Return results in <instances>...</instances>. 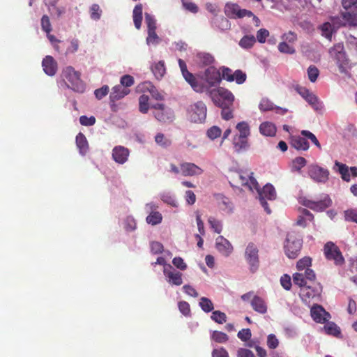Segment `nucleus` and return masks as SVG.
I'll list each match as a JSON object with an SVG mask.
<instances>
[{"label": "nucleus", "mask_w": 357, "mask_h": 357, "mask_svg": "<svg viewBox=\"0 0 357 357\" xmlns=\"http://www.w3.org/2000/svg\"><path fill=\"white\" fill-rule=\"evenodd\" d=\"M231 186L239 188L248 187L250 190H258L259 183L250 170H230L227 176Z\"/></svg>", "instance_id": "obj_1"}, {"label": "nucleus", "mask_w": 357, "mask_h": 357, "mask_svg": "<svg viewBox=\"0 0 357 357\" xmlns=\"http://www.w3.org/2000/svg\"><path fill=\"white\" fill-rule=\"evenodd\" d=\"M61 77L65 82L68 88L75 92L83 93L86 90V85L81 79V73L72 66H66L62 70Z\"/></svg>", "instance_id": "obj_2"}, {"label": "nucleus", "mask_w": 357, "mask_h": 357, "mask_svg": "<svg viewBox=\"0 0 357 357\" xmlns=\"http://www.w3.org/2000/svg\"><path fill=\"white\" fill-rule=\"evenodd\" d=\"M302 236L299 232L290 231L288 232L284 245L286 255L290 259L296 258L302 248Z\"/></svg>", "instance_id": "obj_3"}, {"label": "nucleus", "mask_w": 357, "mask_h": 357, "mask_svg": "<svg viewBox=\"0 0 357 357\" xmlns=\"http://www.w3.org/2000/svg\"><path fill=\"white\" fill-rule=\"evenodd\" d=\"M208 95L216 106L234 105L235 97L231 91L226 88L218 87L212 89L209 91Z\"/></svg>", "instance_id": "obj_4"}, {"label": "nucleus", "mask_w": 357, "mask_h": 357, "mask_svg": "<svg viewBox=\"0 0 357 357\" xmlns=\"http://www.w3.org/2000/svg\"><path fill=\"white\" fill-rule=\"evenodd\" d=\"M330 54L335 61L340 72L344 74L347 73V69L349 68V61L344 52L343 43L335 45L331 49Z\"/></svg>", "instance_id": "obj_5"}, {"label": "nucleus", "mask_w": 357, "mask_h": 357, "mask_svg": "<svg viewBox=\"0 0 357 357\" xmlns=\"http://www.w3.org/2000/svg\"><path fill=\"white\" fill-rule=\"evenodd\" d=\"M245 259L252 273H255L259 270L260 266L259 250L253 243H250L247 245L245 250Z\"/></svg>", "instance_id": "obj_6"}, {"label": "nucleus", "mask_w": 357, "mask_h": 357, "mask_svg": "<svg viewBox=\"0 0 357 357\" xmlns=\"http://www.w3.org/2000/svg\"><path fill=\"white\" fill-rule=\"evenodd\" d=\"M326 259L333 261L336 266H342L344 263V259L340 248L332 241L327 242L323 249Z\"/></svg>", "instance_id": "obj_7"}, {"label": "nucleus", "mask_w": 357, "mask_h": 357, "mask_svg": "<svg viewBox=\"0 0 357 357\" xmlns=\"http://www.w3.org/2000/svg\"><path fill=\"white\" fill-rule=\"evenodd\" d=\"M307 174L315 183L324 184L329 180L330 172L317 164H312L307 167Z\"/></svg>", "instance_id": "obj_8"}, {"label": "nucleus", "mask_w": 357, "mask_h": 357, "mask_svg": "<svg viewBox=\"0 0 357 357\" xmlns=\"http://www.w3.org/2000/svg\"><path fill=\"white\" fill-rule=\"evenodd\" d=\"M259 194V199L260 204L266 211L268 214L271 213L270 208L268 207L266 199L268 200H274L276 198V191L273 185L270 183L266 184L262 189L258 187V190H257Z\"/></svg>", "instance_id": "obj_9"}, {"label": "nucleus", "mask_w": 357, "mask_h": 357, "mask_svg": "<svg viewBox=\"0 0 357 357\" xmlns=\"http://www.w3.org/2000/svg\"><path fill=\"white\" fill-rule=\"evenodd\" d=\"M155 111L153 115L155 118L162 123H172L174 119V112L162 103H156L151 107Z\"/></svg>", "instance_id": "obj_10"}, {"label": "nucleus", "mask_w": 357, "mask_h": 357, "mask_svg": "<svg viewBox=\"0 0 357 357\" xmlns=\"http://www.w3.org/2000/svg\"><path fill=\"white\" fill-rule=\"evenodd\" d=\"M204 80L207 84L205 85L208 88V91H205L204 92H207L209 93L210 88L213 86H218L221 82V76L219 69H217L214 66H210L206 68L204 71Z\"/></svg>", "instance_id": "obj_11"}, {"label": "nucleus", "mask_w": 357, "mask_h": 357, "mask_svg": "<svg viewBox=\"0 0 357 357\" xmlns=\"http://www.w3.org/2000/svg\"><path fill=\"white\" fill-rule=\"evenodd\" d=\"M207 109L202 101H198L190 106L189 114L190 120L195 123H202L206 117Z\"/></svg>", "instance_id": "obj_12"}, {"label": "nucleus", "mask_w": 357, "mask_h": 357, "mask_svg": "<svg viewBox=\"0 0 357 357\" xmlns=\"http://www.w3.org/2000/svg\"><path fill=\"white\" fill-rule=\"evenodd\" d=\"M225 13L229 18L251 17L252 13L246 9H241L237 3H227L225 6Z\"/></svg>", "instance_id": "obj_13"}, {"label": "nucleus", "mask_w": 357, "mask_h": 357, "mask_svg": "<svg viewBox=\"0 0 357 357\" xmlns=\"http://www.w3.org/2000/svg\"><path fill=\"white\" fill-rule=\"evenodd\" d=\"M303 204L314 211H323L331 206L332 200L328 195H324L321 200L317 202L304 199Z\"/></svg>", "instance_id": "obj_14"}, {"label": "nucleus", "mask_w": 357, "mask_h": 357, "mask_svg": "<svg viewBox=\"0 0 357 357\" xmlns=\"http://www.w3.org/2000/svg\"><path fill=\"white\" fill-rule=\"evenodd\" d=\"M163 273L166 280L171 285L180 286L183 284V274L170 264L164 267Z\"/></svg>", "instance_id": "obj_15"}, {"label": "nucleus", "mask_w": 357, "mask_h": 357, "mask_svg": "<svg viewBox=\"0 0 357 357\" xmlns=\"http://www.w3.org/2000/svg\"><path fill=\"white\" fill-rule=\"evenodd\" d=\"M311 264L312 259L309 257H305L298 261L296 268L300 272H305V278L309 281H314L316 279V275L314 271L310 268Z\"/></svg>", "instance_id": "obj_16"}, {"label": "nucleus", "mask_w": 357, "mask_h": 357, "mask_svg": "<svg viewBox=\"0 0 357 357\" xmlns=\"http://www.w3.org/2000/svg\"><path fill=\"white\" fill-rule=\"evenodd\" d=\"M310 312L312 318L317 323L324 324L331 318L330 314L319 305H313L311 308Z\"/></svg>", "instance_id": "obj_17"}, {"label": "nucleus", "mask_w": 357, "mask_h": 357, "mask_svg": "<svg viewBox=\"0 0 357 357\" xmlns=\"http://www.w3.org/2000/svg\"><path fill=\"white\" fill-rule=\"evenodd\" d=\"M130 93V90L127 88L123 87L122 85H116L114 86L112 89V92L109 95V101L112 108L113 107H115V102L122 99L123 97H125L126 95H128ZM112 110H115L114 109H112Z\"/></svg>", "instance_id": "obj_18"}, {"label": "nucleus", "mask_w": 357, "mask_h": 357, "mask_svg": "<svg viewBox=\"0 0 357 357\" xmlns=\"http://www.w3.org/2000/svg\"><path fill=\"white\" fill-rule=\"evenodd\" d=\"M181 173L184 176H199L203 173V169L191 162H183L180 165Z\"/></svg>", "instance_id": "obj_19"}, {"label": "nucleus", "mask_w": 357, "mask_h": 357, "mask_svg": "<svg viewBox=\"0 0 357 357\" xmlns=\"http://www.w3.org/2000/svg\"><path fill=\"white\" fill-rule=\"evenodd\" d=\"M129 150L123 146H116L112 150V158L119 164H124L128 158Z\"/></svg>", "instance_id": "obj_20"}, {"label": "nucleus", "mask_w": 357, "mask_h": 357, "mask_svg": "<svg viewBox=\"0 0 357 357\" xmlns=\"http://www.w3.org/2000/svg\"><path fill=\"white\" fill-rule=\"evenodd\" d=\"M215 247L222 255L226 257L233 252V246L231 243L222 236H219L216 238Z\"/></svg>", "instance_id": "obj_21"}, {"label": "nucleus", "mask_w": 357, "mask_h": 357, "mask_svg": "<svg viewBox=\"0 0 357 357\" xmlns=\"http://www.w3.org/2000/svg\"><path fill=\"white\" fill-rule=\"evenodd\" d=\"M42 66L45 74L49 76L54 75L58 68L57 62L52 56H46L43 59Z\"/></svg>", "instance_id": "obj_22"}, {"label": "nucleus", "mask_w": 357, "mask_h": 357, "mask_svg": "<svg viewBox=\"0 0 357 357\" xmlns=\"http://www.w3.org/2000/svg\"><path fill=\"white\" fill-rule=\"evenodd\" d=\"M183 76L195 91L197 93H203L205 91H208V88L205 86V84L199 82L194 75L189 71H186L185 74H184Z\"/></svg>", "instance_id": "obj_23"}, {"label": "nucleus", "mask_w": 357, "mask_h": 357, "mask_svg": "<svg viewBox=\"0 0 357 357\" xmlns=\"http://www.w3.org/2000/svg\"><path fill=\"white\" fill-rule=\"evenodd\" d=\"M259 109H260L261 112H263L275 109L278 113H280L281 114H284L288 111L285 108L275 106L273 102H272L267 98H264L261 100L259 104Z\"/></svg>", "instance_id": "obj_24"}, {"label": "nucleus", "mask_w": 357, "mask_h": 357, "mask_svg": "<svg viewBox=\"0 0 357 357\" xmlns=\"http://www.w3.org/2000/svg\"><path fill=\"white\" fill-rule=\"evenodd\" d=\"M250 305L252 309L261 314H264L267 312L268 306L265 300L257 295H255L250 301Z\"/></svg>", "instance_id": "obj_25"}, {"label": "nucleus", "mask_w": 357, "mask_h": 357, "mask_svg": "<svg viewBox=\"0 0 357 357\" xmlns=\"http://www.w3.org/2000/svg\"><path fill=\"white\" fill-rule=\"evenodd\" d=\"M291 145L298 151H307L310 148L309 142L303 136H293L291 138Z\"/></svg>", "instance_id": "obj_26"}, {"label": "nucleus", "mask_w": 357, "mask_h": 357, "mask_svg": "<svg viewBox=\"0 0 357 357\" xmlns=\"http://www.w3.org/2000/svg\"><path fill=\"white\" fill-rule=\"evenodd\" d=\"M232 144L235 151L238 153L248 150L250 146L248 138L236 135L233 137Z\"/></svg>", "instance_id": "obj_27"}, {"label": "nucleus", "mask_w": 357, "mask_h": 357, "mask_svg": "<svg viewBox=\"0 0 357 357\" xmlns=\"http://www.w3.org/2000/svg\"><path fill=\"white\" fill-rule=\"evenodd\" d=\"M276 130L275 124L271 122H264L259 126L260 133L265 136L273 137L275 135Z\"/></svg>", "instance_id": "obj_28"}, {"label": "nucleus", "mask_w": 357, "mask_h": 357, "mask_svg": "<svg viewBox=\"0 0 357 357\" xmlns=\"http://www.w3.org/2000/svg\"><path fill=\"white\" fill-rule=\"evenodd\" d=\"M299 294L302 301L305 303H307L311 298L315 297L318 293L311 287L307 285L301 289Z\"/></svg>", "instance_id": "obj_29"}, {"label": "nucleus", "mask_w": 357, "mask_h": 357, "mask_svg": "<svg viewBox=\"0 0 357 357\" xmlns=\"http://www.w3.org/2000/svg\"><path fill=\"white\" fill-rule=\"evenodd\" d=\"M142 10L143 7L141 3L137 4L133 9V22L137 29H139L142 21Z\"/></svg>", "instance_id": "obj_30"}, {"label": "nucleus", "mask_w": 357, "mask_h": 357, "mask_svg": "<svg viewBox=\"0 0 357 357\" xmlns=\"http://www.w3.org/2000/svg\"><path fill=\"white\" fill-rule=\"evenodd\" d=\"M76 144L81 154L84 155L86 153L89 149L88 142L86 137L82 132H79L76 136Z\"/></svg>", "instance_id": "obj_31"}, {"label": "nucleus", "mask_w": 357, "mask_h": 357, "mask_svg": "<svg viewBox=\"0 0 357 357\" xmlns=\"http://www.w3.org/2000/svg\"><path fill=\"white\" fill-rule=\"evenodd\" d=\"M335 166L338 168L337 171L341 175L342 179L346 182H349L351 180V175L349 172V167L337 160L335 162Z\"/></svg>", "instance_id": "obj_32"}, {"label": "nucleus", "mask_w": 357, "mask_h": 357, "mask_svg": "<svg viewBox=\"0 0 357 357\" xmlns=\"http://www.w3.org/2000/svg\"><path fill=\"white\" fill-rule=\"evenodd\" d=\"M236 129L238 131V134L236 136L248 138L250 135V128L248 123L245 121H241L236 124Z\"/></svg>", "instance_id": "obj_33"}, {"label": "nucleus", "mask_w": 357, "mask_h": 357, "mask_svg": "<svg viewBox=\"0 0 357 357\" xmlns=\"http://www.w3.org/2000/svg\"><path fill=\"white\" fill-rule=\"evenodd\" d=\"M151 70L153 75L158 79H161L164 76L166 71V68L163 61H158V63H155L151 67Z\"/></svg>", "instance_id": "obj_34"}, {"label": "nucleus", "mask_w": 357, "mask_h": 357, "mask_svg": "<svg viewBox=\"0 0 357 357\" xmlns=\"http://www.w3.org/2000/svg\"><path fill=\"white\" fill-rule=\"evenodd\" d=\"M197 61L203 66L211 65L214 61V57L209 53L200 52L197 55Z\"/></svg>", "instance_id": "obj_35"}, {"label": "nucleus", "mask_w": 357, "mask_h": 357, "mask_svg": "<svg viewBox=\"0 0 357 357\" xmlns=\"http://www.w3.org/2000/svg\"><path fill=\"white\" fill-rule=\"evenodd\" d=\"M319 29L321 31V35L331 40L333 32L335 31L331 23L325 22L320 26Z\"/></svg>", "instance_id": "obj_36"}, {"label": "nucleus", "mask_w": 357, "mask_h": 357, "mask_svg": "<svg viewBox=\"0 0 357 357\" xmlns=\"http://www.w3.org/2000/svg\"><path fill=\"white\" fill-rule=\"evenodd\" d=\"M212 23L220 30H227L230 26L229 20L223 16L215 17L213 19Z\"/></svg>", "instance_id": "obj_37"}, {"label": "nucleus", "mask_w": 357, "mask_h": 357, "mask_svg": "<svg viewBox=\"0 0 357 357\" xmlns=\"http://www.w3.org/2000/svg\"><path fill=\"white\" fill-rule=\"evenodd\" d=\"M155 142L158 146L165 149L168 148L172 144V140L160 132L155 135Z\"/></svg>", "instance_id": "obj_38"}, {"label": "nucleus", "mask_w": 357, "mask_h": 357, "mask_svg": "<svg viewBox=\"0 0 357 357\" xmlns=\"http://www.w3.org/2000/svg\"><path fill=\"white\" fill-rule=\"evenodd\" d=\"M324 329L328 335L339 337L341 334L340 328L334 322H328L324 326Z\"/></svg>", "instance_id": "obj_39"}, {"label": "nucleus", "mask_w": 357, "mask_h": 357, "mask_svg": "<svg viewBox=\"0 0 357 357\" xmlns=\"http://www.w3.org/2000/svg\"><path fill=\"white\" fill-rule=\"evenodd\" d=\"M307 279L305 275V272L296 273L293 275V282L294 284L303 288L307 286Z\"/></svg>", "instance_id": "obj_40"}, {"label": "nucleus", "mask_w": 357, "mask_h": 357, "mask_svg": "<svg viewBox=\"0 0 357 357\" xmlns=\"http://www.w3.org/2000/svg\"><path fill=\"white\" fill-rule=\"evenodd\" d=\"M219 70L220 73L221 80L225 79L229 82H234V79L232 77L234 75V72L231 68L226 66H221L220 67Z\"/></svg>", "instance_id": "obj_41"}, {"label": "nucleus", "mask_w": 357, "mask_h": 357, "mask_svg": "<svg viewBox=\"0 0 357 357\" xmlns=\"http://www.w3.org/2000/svg\"><path fill=\"white\" fill-rule=\"evenodd\" d=\"M199 306L201 309L206 313L212 312L214 309L213 303L206 297H202L200 298Z\"/></svg>", "instance_id": "obj_42"}, {"label": "nucleus", "mask_w": 357, "mask_h": 357, "mask_svg": "<svg viewBox=\"0 0 357 357\" xmlns=\"http://www.w3.org/2000/svg\"><path fill=\"white\" fill-rule=\"evenodd\" d=\"M222 109L221 116L224 120H230L234 117V105L218 106Z\"/></svg>", "instance_id": "obj_43"}, {"label": "nucleus", "mask_w": 357, "mask_h": 357, "mask_svg": "<svg viewBox=\"0 0 357 357\" xmlns=\"http://www.w3.org/2000/svg\"><path fill=\"white\" fill-rule=\"evenodd\" d=\"M256 42V38L254 36H245L240 42L239 45L244 49H249L252 47Z\"/></svg>", "instance_id": "obj_44"}, {"label": "nucleus", "mask_w": 357, "mask_h": 357, "mask_svg": "<svg viewBox=\"0 0 357 357\" xmlns=\"http://www.w3.org/2000/svg\"><path fill=\"white\" fill-rule=\"evenodd\" d=\"M149 97L146 95H142L139 98V110L143 114L147 113L149 109Z\"/></svg>", "instance_id": "obj_45"}, {"label": "nucleus", "mask_w": 357, "mask_h": 357, "mask_svg": "<svg viewBox=\"0 0 357 357\" xmlns=\"http://www.w3.org/2000/svg\"><path fill=\"white\" fill-rule=\"evenodd\" d=\"M211 337L213 341L218 343H225L229 340V337L226 333L218 331H214Z\"/></svg>", "instance_id": "obj_46"}, {"label": "nucleus", "mask_w": 357, "mask_h": 357, "mask_svg": "<svg viewBox=\"0 0 357 357\" xmlns=\"http://www.w3.org/2000/svg\"><path fill=\"white\" fill-rule=\"evenodd\" d=\"M162 219V215L158 211L151 212L146 217V222L152 225H156L161 222Z\"/></svg>", "instance_id": "obj_47"}, {"label": "nucleus", "mask_w": 357, "mask_h": 357, "mask_svg": "<svg viewBox=\"0 0 357 357\" xmlns=\"http://www.w3.org/2000/svg\"><path fill=\"white\" fill-rule=\"evenodd\" d=\"M211 318L215 322L222 324L227 321V315L220 310L213 311Z\"/></svg>", "instance_id": "obj_48"}, {"label": "nucleus", "mask_w": 357, "mask_h": 357, "mask_svg": "<svg viewBox=\"0 0 357 357\" xmlns=\"http://www.w3.org/2000/svg\"><path fill=\"white\" fill-rule=\"evenodd\" d=\"M208 222L212 229L215 233L220 234L222 230V225L221 221L215 219L214 217H209L208 219Z\"/></svg>", "instance_id": "obj_49"}, {"label": "nucleus", "mask_w": 357, "mask_h": 357, "mask_svg": "<svg viewBox=\"0 0 357 357\" xmlns=\"http://www.w3.org/2000/svg\"><path fill=\"white\" fill-rule=\"evenodd\" d=\"M301 134L302 136L305 137L306 139H308L311 141L312 144H314L319 150L321 149V146L317 139V137L310 131L303 130L301 131Z\"/></svg>", "instance_id": "obj_50"}, {"label": "nucleus", "mask_w": 357, "mask_h": 357, "mask_svg": "<svg viewBox=\"0 0 357 357\" xmlns=\"http://www.w3.org/2000/svg\"><path fill=\"white\" fill-rule=\"evenodd\" d=\"M344 13H341V17L335 16L331 17V24L333 25L335 30L340 28V26H345L347 24H348V22L344 20Z\"/></svg>", "instance_id": "obj_51"}, {"label": "nucleus", "mask_w": 357, "mask_h": 357, "mask_svg": "<svg viewBox=\"0 0 357 357\" xmlns=\"http://www.w3.org/2000/svg\"><path fill=\"white\" fill-rule=\"evenodd\" d=\"M234 82H236L237 84H243L247 79V75L241 70H236L234 72L233 75Z\"/></svg>", "instance_id": "obj_52"}, {"label": "nucleus", "mask_w": 357, "mask_h": 357, "mask_svg": "<svg viewBox=\"0 0 357 357\" xmlns=\"http://www.w3.org/2000/svg\"><path fill=\"white\" fill-rule=\"evenodd\" d=\"M278 50L281 53L293 54L296 52L295 48L287 44L285 41H282L279 43L278 46Z\"/></svg>", "instance_id": "obj_53"}, {"label": "nucleus", "mask_w": 357, "mask_h": 357, "mask_svg": "<svg viewBox=\"0 0 357 357\" xmlns=\"http://www.w3.org/2000/svg\"><path fill=\"white\" fill-rule=\"evenodd\" d=\"M307 164V160L303 157H296L292 160V169L300 171Z\"/></svg>", "instance_id": "obj_54"}, {"label": "nucleus", "mask_w": 357, "mask_h": 357, "mask_svg": "<svg viewBox=\"0 0 357 357\" xmlns=\"http://www.w3.org/2000/svg\"><path fill=\"white\" fill-rule=\"evenodd\" d=\"M305 100L316 110H318L321 107V104L318 100V98L312 92L309 94Z\"/></svg>", "instance_id": "obj_55"}, {"label": "nucleus", "mask_w": 357, "mask_h": 357, "mask_svg": "<svg viewBox=\"0 0 357 357\" xmlns=\"http://www.w3.org/2000/svg\"><path fill=\"white\" fill-rule=\"evenodd\" d=\"M319 75V69L314 65H311L307 68V76L310 82H314Z\"/></svg>", "instance_id": "obj_56"}, {"label": "nucleus", "mask_w": 357, "mask_h": 357, "mask_svg": "<svg viewBox=\"0 0 357 357\" xmlns=\"http://www.w3.org/2000/svg\"><path fill=\"white\" fill-rule=\"evenodd\" d=\"M102 13V10L100 8V6L94 3L90 8V16L91 18L94 20H98L100 18Z\"/></svg>", "instance_id": "obj_57"}, {"label": "nucleus", "mask_w": 357, "mask_h": 357, "mask_svg": "<svg viewBox=\"0 0 357 357\" xmlns=\"http://www.w3.org/2000/svg\"><path fill=\"white\" fill-rule=\"evenodd\" d=\"M344 220L357 223V209H349L344 211Z\"/></svg>", "instance_id": "obj_58"}, {"label": "nucleus", "mask_w": 357, "mask_h": 357, "mask_svg": "<svg viewBox=\"0 0 357 357\" xmlns=\"http://www.w3.org/2000/svg\"><path fill=\"white\" fill-rule=\"evenodd\" d=\"M41 27L42 29L47 34L52 31L50 20L49 17L46 15H44L41 18Z\"/></svg>", "instance_id": "obj_59"}, {"label": "nucleus", "mask_w": 357, "mask_h": 357, "mask_svg": "<svg viewBox=\"0 0 357 357\" xmlns=\"http://www.w3.org/2000/svg\"><path fill=\"white\" fill-rule=\"evenodd\" d=\"M179 311L185 317L190 316L191 313L190 307L188 302L180 301L178 303Z\"/></svg>", "instance_id": "obj_60"}, {"label": "nucleus", "mask_w": 357, "mask_h": 357, "mask_svg": "<svg viewBox=\"0 0 357 357\" xmlns=\"http://www.w3.org/2000/svg\"><path fill=\"white\" fill-rule=\"evenodd\" d=\"M252 336V333L250 329L249 328H243L241 331H240L238 334L237 337L243 342L248 341Z\"/></svg>", "instance_id": "obj_61"}, {"label": "nucleus", "mask_w": 357, "mask_h": 357, "mask_svg": "<svg viewBox=\"0 0 357 357\" xmlns=\"http://www.w3.org/2000/svg\"><path fill=\"white\" fill-rule=\"evenodd\" d=\"M108 93L109 86L107 85H104L101 88L96 89L94 91V95L97 99L101 100L105 96H106Z\"/></svg>", "instance_id": "obj_62"}, {"label": "nucleus", "mask_w": 357, "mask_h": 357, "mask_svg": "<svg viewBox=\"0 0 357 357\" xmlns=\"http://www.w3.org/2000/svg\"><path fill=\"white\" fill-rule=\"evenodd\" d=\"M221 133L222 130L218 126H213L211 128H209L207 131V135L211 139H214L220 137L221 135Z\"/></svg>", "instance_id": "obj_63"}, {"label": "nucleus", "mask_w": 357, "mask_h": 357, "mask_svg": "<svg viewBox=\"0 0 357 357\" xmlns=\"http://www.w3.org/2000/svg\"><path fill=\"white\" fill-rule=\"evenodd\" d=\"M280 284L285 290H290L291 287V277L287 274H284L280 278Z\"/></svg>", "instance_id": "obj_64"}]
</instances>
